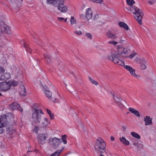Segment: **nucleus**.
<instances>
[{
	"mask_svg": "<svg viewBox=\"0 0 156 156\" xmlns=\"http://www.w3.org/2000/svg\"><path fill=\"white\" fill-rule=\"evenodd\" d=\"M32 119L33 121L35 123H39L41 118V114L44 113L42 110L38 107V105L34 104L32 108Z\"/></svg>",
	"mask_w": 156,
	"mask_h": 156,
	"instance_id": "obj_1",
	"label": "nucleus"
},
{
	"mask_svg": "<svg viewBox=\"0 0 156 156\" xmlns=\"http://www.w3.org/2000/svg\"><path fill=\"white\" fill-rule=\"evenodd\" d=\"M129 10L133 13L135 19L137 20L139 23L141 25L142 24V20L144 14L142 10L138 7L134 6L133 7L131 8V9Z\"/></svg>",
	"mask_w": 156,
	"mask_h": 156,
	"instance_id": "obj_2",
	"label": "nucleus"
},
{
	"mask_svg": "<svg viewBox=\"0 0 156 156\" xmlns=\"http://www.w3.org/2000/svg\"><path fill=\"white\" fill-rule=\"evenodd\" d=\"M106 146L105 143L101 138L97 139L94 148L97 153H103L105 152V150Z\"/></svg>",
	"mask_w": 156,
	"mask_h": 156,
	"instance_id": "obj_3",
	"label": "nucleus"
},
{
	"mask_svg": "<svg viewBox=\"0 0 156 156\" xmlns=\"http://www.w3.org/2000/svg\"><path fill=\"white\" fill-rule=\"evenodd\" d=\"M108 57L115 64H117L124 67L125 66L124 65V62L119 59V54H112L111 55L108 56Z\"/></svg>",
	"mask_w": 156,
	"mask_h": 156,
	"instance_id": "obj_4",
	"label": "nucleus"
},
{
	"mask_svg": "<svg viewBox=\"0 0 156 156\" xmlns=\"http://www.w3.org/2000/svg\"><path fill=\"white\" fill-rule=\"evenodd\" d=\"M65 0H59L57 3L58 4L57 7L58 9L63 13L66 12L68 10V7L64 5Z\"/></svg>",
	"mask_w": 156,
	"mask_h": 156,
	"instance_id": "obj_5",
	"label": "nucleus"
},
{
	"mask_svg": "<svg viewBox=\"0 0 156 156\" xmlns=\"http://www.w3.org/2000/svg\"><path fill=\"white\" fill-rule=\"evenodd\" d=\"M0 30L1 33H7L11 34V29L7 25L4 23L0 21Z\"/></svg>",
	"mask_w": 156,
	"mask_h": 156,
	"instance_id": "obj_6",
	"label": "nucleus"
},
{
	"mask_svg": "<svg viewBox=\"0 0 156 156\" xmlns=\"http://www.w3.org/2000/svg\"><path fill=\"white\" fill-rule=\"evenodd\" d=\"M47 133H41L39 134L37 137L38 143L40 144H44L45 143L48 138Z\"/></svg>",
	"mask_w": 156,
	"mask_h": 156,
	"instance_id": "obj_7",
	"label": "nucleus"
},
{
	"mask_svg": "<svg viewBox=\"0 0 156 156\" xmlns=\"http://www.w3.org/2000/svg\"><path fill=\"white\" fill-rule=\"evenodd\" d=\"M50 140L52 141L51 144L55 148H58L59 145L62 142L61 139L55 137L53 138H50Z\"/></svg>",
	"mask_w": 156,
	"mask_h": 156,
	"instance_id": "obj_8",
	"label": "nucleus"
},
{
	"mask_svg": "<svg viewBox=\"0 0 156 156\" xmlns=\"http://www.w3.org/2000/svg\"><path fill=\"white\" fill-rule=\"evenodd\" d=\"M124 68L126 69L129 72L130 74L136 78H140L139 75H137L135 73V70L133 68L129 66L126 65L124 66Z\"/></svg>",
	"mask_w": 156,
	"mask_h": 156,
	"instance_id": "obj_9",
	"label": "nucleus"
},
{
	"mask_svg": "<svg viewBox=\"0 0 156 156\" xmlns=\"http://www.w3.org/2000/svg\"><path fill=\"white\" fill-rule=\"evenodd\" d=\"M11 88V86L9 82H4L1 83L0 88L2 91L7 90Z\"/></svg>",
	"mask_w": 156,
	"mask_h": 156,
	"instance_id": "obj_10",
	"label": "nucleus"
},
{
	"mask_svg": "<svg viewBox=\"0 0 156 156\" xmlns=\"http://www.w3.org/2000/svg\"><path fill=\"white\" fill-rule=\"evenodd\" d=\"M7 125V122L6 116H1L0 118V128L6 127Z\"/></svg>",
	"mask_w": 156,
	"mask_h": 156,
	"instance_id": "obj_11",
	"label": "nucleus"
},
{
	"mask_svg": "<svg viewBox=\"0 0 156 156\" xmlns=\"http://www.w3.org/2000/svg\"><path fill=\"white\" fill-rule=\"evenodd\" d=\"M11 109L12 110L18 109L21 112H23L22 109L20 107V105L17 102H14L10 105Z\"/></svg>",
	"mask_w": 156,
	"mask_h": 156,
	"instance_id": "obj_12",
	"label": "nucleus"
},
{
	"mask_svg": "<svg viewBox=\"0 0 156 156\" xmlns=\"http://www.w3.org/2000/svg\"><path fill=\"white\" fill-rule=\"evenodd\" d=\"M113 98L115 102L117 103L118 105L119 106V107L121 108H124L125 106L122 104L120 102L122 100L119 97L115 96L114 95H113Z\"/></svg>",
	"mask_w": 156,
	"mask_h": 156,
	"instance_id": "obj_13",
	"label": "nucleus"
},
{
	"mask_svg": "<svg viewBox=\"0 0 156 156\" xmlns=\"http://www.w3.org/2000/svg\"><path fill=\"white\" fill-rule=\"evenodd\" d=\"M44 55L46 63L48 65H50L51 62L52 58L51 57L48 53L44 54Z\"/></svg>",
	"mask_w": 156,
	"mask_h": 156,
	"instance_id": "obj_14",
	"label": "nucleus"
},
{
	"mask_svg": "<svg viewBox=\"0 0 156 156\" xmlns=\"http://www.w3.org/2000/svg\"><path fill=\"white\" fill-rule=\"evenodd\" d=\"M92 17V12L90 8L87 9L86 10V19L88 20L91 18Z\"/></svg>",
	"mask_w": 156,
	"mask_h": 156,
	"instance_id": "obj_15",
	"label": "nucleus"
},
{
	"mask_svg": "<svg viewBox=\"0 0 156 156\" xmlns=\"http://www.w3.org/2000/svg\"><path fill=\"white\" fill-rule=\"evenodd\" d=\"M11 75L9 73H7L2 75L0 77V80L6 81L11 78Z\"/></svg>",
	"mask_w": 156,
	"mask_h": 156,
	"instance_id": "obj_16",
	"label": "nucleus"
},
{
	"mask_svg": "<svg viewBox=\"0 0 156 156\" xmlns=\"http://www.w3.org/2000/svg\"><path fill=\"white\" fill-rule=\"evenodd\" d=\"M43 90H45V93L46 96L48 98L51 97L52 94L51 92L49 90L47 87L46 85L43 86Z\"/></svg>",
	"mask_w": 156,
	"mask_h": 156,
	"instance_id": "obj_17",
	"label": "nucleus"
},
{
	"mask_svg": "<svg viewBox=\"0 0 156 156\" xmlns=\"http://www.w3.org/2000/svg\"><path fill=\"white\" fill-rule=\"evenodd\" d=\"M152 119L150 118V116H147L144 117V121L145 122V125L148 126L149 125H152Z\"/></svg>",
	"mask_w": 156,
	"mask_h": 156,
	"instance_id": "obj_18",
	"label": "nucleus"
},
{
	"mask_svg": "<svg viewBox=\"0 0 156 156\" xmlns=\"http://www.w3.org/2000/svg\"><path fill=\"white\" fill-rule=\"evenodd\" d=\"M128 110L132 114H134L137 117H140V114L139 112L136 110L131 107H129L128 108Z\"/></svg>",
	"mask_w": 156,
	"mask_h": 156,
	"instance_id": "obj_19",
	"label": "nucleus"
},
{
	"mask_svg": "<svg viewBox=\"0 0 156 156\" xmlns=\"http://www.w3.org/2000/svg\"><path fill=\"white\" fill-rule=\"evenodd\" d=\"M126 2L129 6L126 7V9L129 10L131 9V8L133 7V5L135 3V2L133 0H126Z\"/></svg>",
	"mask_w": 156,
	"mask_h": 156,
	"instance_id": "obj_20",
	"label": "nucleus"
},
{
	"mask_svg": "<svg viewBox=\"0 0 156 156\" xmlns=\"http://www.w3.org/2000/svg\"><path fill=\"white\" fill-rule=\"evenodd\" d=\"M119 140L120 142L125 146H128L129 144V141L124 136L120 138Z\"/></svg>",
	"mask_w": 156,
	"mask_h": 156,
	"instance_id": "obj_21",
	"label": "nucleus"
},
{
	"mask_svg": "<svg viewBox=\"0 0 156 156\" xmlns=\"http://www.w3.org/2000/svg\"><path fill=\"white\" fill-rule=\"evenodd\" d=\"M146 61L144 58H142L140 60V63L141 65L140 69L142 70L145 69L146 68V66L145 65Z\"/></svg>",
	"mask_w": 156,
	"mask_h": 156,
	"instance_id": "obj_22",
	"label": "nucleus"
},
{
	"mask_svg": "<svg viewBox=\"0 0 156 156\" xmlns=\"http://www.w3.org/2000/svg\"><path fill=\"white\" fill-rule=\"evenodd\" d=\"M16 129L13 127H10L6 129V131L9 134H12L16 132Z\"/></svg>",
	"mask_w": 156,
	"mask_h": 156,
	"instance_id": "obj_23",
	"label": "nucleus"
},
{
	"mask_svg": "<svg viewBox=\"0 0 156 156\" xmlns=\"http://www.w3.org/2000/svg\"><path fill=\"white\" fill-rule=\"evenodd\" d=\"M50 123L48 119L46 118H44L41 123V125L43 127H47L48 124Z\"/></svg>",
	"mask_w": 156,
	"mask_h": 156,
	"instance_id": "obj_24",
	"label": "nucleus"
},
{
	"mask_svg": "<svg viewBox=\"0 0 156 156\" xmlns=\"http://www.w3.org/2000/svg\"><path fill=\"white\" fill-rule=\"evenodd\" d=\"M22 47L25 48L27 51V52L29 54H30L32 52L31 49L30 48L29 45L26 44L25 43L23 42V44L22 46Z\"/></svg>",
	"mask_w": 156,
	"mask_h": 156,
	"instance_id": "obj_25",
	"label": "nucleus"
},
{
	"mask_svg": "<svg viewBox=\"0 0 156 156\" xmlns=\"http://www.w3.org/2000/svg\"><path fill=\"white\" fill-rule=\"evenodd\" d=\"M119 25L120 27L123 28L126 30H128L129 29V27L127 25L123 22H119Z\"/></svg>",
	"mask_w": 156,
	"mask_h": 156,
	"instance_id": "obj_26",
	"label": "nucleus"
},
{
	"mask_svg": "<svg viewBox=\"0 0 156 156\" xmlns=\"http://www.w3.org/2000/svg\"><path fill=\"white\" fill-rule=\"evenodd\" d=\"M20 95L23 96H25L27 94V92L26 90V89L24 86L23 85L20 90L19 92Z\"/></svg>",
	"mask_w": 156,
	"mask_h": 156,
	"instance_id": "obj_27",
	"label": "nucleus"
},
{
	"mask_svg": "<svg viewBox=\"0 0 156 156\" xmlns=\"http://www.w3.org/2000/svg\"><path fill=\"white\" fill-rule=\"evenodd\" d=\"M64 146L62 147L61 150H58L57 151H55L53 154H51V156H58L62 152V151L64 149Z\"/></svg>",
	"mask_w": 156,
	"mask_h": 156,
	"instance_id": "obj_28",
	"label": "nucleus"
},
{
	"mask_svg": "<svg viewBox=\"0 0 156 156\" xmlns=\"http://www.w3.org/2000/svg\"><path fill=\"white\" fill-rule=\"evenodd\" d=\"M106 35L108 37L112 38L113 39L116 38L117 37V36H115V34H112L109 30L107 32Z\"/></svg>",
	"mask_w": 156,
	"mask_h": 156,
	"instance_id": "obj_29",
	"label": "nucleus"
},
{
	"mask_svg": "<svg viewBox=\"0 0 156 156\" xmlns=\"http://www.w3.org/2000/svg\"><path fill=\"white\" fill-rule=\"evenodd\" d=\"M59 0H47V3L48 4H52L53 5H55L57 4Z\"/></svg>",
	"mask_w": 156,
	"mask_h": 156,
	"instance_id": "obj_30",
	"label": "nucleus"
},
{
	"mask_svg": "<svg viewBox=\"0 0 156 156\" xmlns=\"http://www.w3.org/2000/svg\"><path fill=\"white\" fill-rule=\"evenodd\" d=\"M9 83L12 86L15 87L17 86L18 84V82L17 81L13 80H11L9 81Z\"/></svg>",
	"mask_w": 156,
	"mask_h": 156,
	"instance_id": "obj_31",
	"label": "nucleus"
},
{
	"mask_svg": "<svg viewBox=\"0 0 156 156\" xmlns=\"http://www.w3.org/2000/svg\"><path fill=\"white\" fill-rule=\"evenodd\" d=\"M67 135L66 134L62 135L61 141L64 144H67V141L66 140Z\"/></svg>",
	"mask_w": 156,
	"mask_h": 156,
	"instance_id": "obj_32",
	"label": "nucleus"
},
{
	"mask_svg": "<svg viewBox=\"0 0 156 156\" xmlns=\"http://www.w3.org/2000/svg\"><path fill=\"white\" fill-rule=\"evenodd\" d=\"M131 135L133 137L137 139H140V136L138 134L134 132H131Z\"/></svg>",
	"mask_w": 156,
	"mask_h": 156,
	"instance_id": "obj_33",
	"label": "nucleus"
},
{
	"mask_svg": "<svg viewBox=\"0 0 156 156\" xmlns=\"http://www.w3.org/2000/svg\"><path fill=\"white\" fill-rule=\"evenodd\" d=\"M46 111L47 113L49 115L51 119H53L54 118V115L51 112V111L48 109H47Z\"/></svg>",
	"mask_w": 156,
	"mask_h": 156,
	"instance_id": "obj_34",
	"label": "nucleus"
},
{
	"mask_svg": "<svg viewBox=\"0 0 156 156\" xmlns=\"http://www.w3.org/2000/svg\"><path fill=\"white\" fill-rule=\"evenodd\" d=\"M89 80L93 84H95V85H97L98 84V82L95 81L93 80V79L90 76L89 77Z\"/></svg>",
	"mask_w": 156,
	"mask_h": 156,
	"instance_id": "obj_35",
	"label": "nucleus"
},
{
	"mask_svg": "<svg viewBox=\"0 0 156 156\" xmlns=\"http://www.w3.org/2000/svg\"><path fill=\"white\" fill-rule=\"evenodd\" d=\"M70 22L72 25L76 23V20L74 17L72 16L71 17Z\"/></svg>",
	"mask_w": 156,
	"mask_h": 156,
	"instance_id": "obj_36",
	"label": "nucleus"
},
{
	"mask_svg": "<svg viewBox=\"0 0 156 156\" xmlns=\"http://www.w3.org/2000/svg\"><path fill=\"white\" fill-rule=\"evenodd\" d=\"M5 72V69L2 66H0V74H2L4 73Z\"/></svg>",
	"mask_w": 156,
	"mask_h": 156,
	"instance_id": "obj_37",
	"label": "nucleus"
},
{
	"mask_svg": "<svg viewBox=\"0 0 156 156\" xmlns=\"http://www.w3.org/2000/svg\"><path fill=\"white\" fill-rule=\"evenodd\" d=\"M128 53V48H124L123 49L121 53V54H126Z\"/></svg>",
	"mask_w": 156,
	"mask_h": 156,
	"instance_id": "obj_38",
	"label": "nucleus"
},
{
	"mask_svg": "<svg viewBox=\"0 0 156 156\" xmlns=\"http://www.w3.org/2000/svg\"><path fill=\"white\" fill-rule=\"evenodd\" d=\"M39 129V127L37 126H35L33 129V131L36 133H37Z\"/></svg>",
	"mask_w": 156,
	"mask_h": 156,
	"instance_id": "obj_39",
	"label": "nucleus"
},
{
	"mask_svg": "<svg viewBox=\"0 0 156 156\" xmlns=\"http://www.w3.org/2000/svg\"><path fill=\"white\" fill-rule=\"evenodd\" d=\"M74 33L78 35H80L82 34V32L80 30L75 31Z\"/></svg>",
	"mask_w": 156,
	"mask_h": 156,
	"instance_id": "obj_40",
	"label": "nucleus"
},
{
	"mask_svg": "<svg viewBox=\"0 0 156 156\" xmlns=\"http://www.w3.org/2000/svg\"><path fill=\"white\" fill-rule=\"evenodd\" d=\"M108 43L110 44H113L114 45H115L117 44V42L116 41H110L108 42Z\"/></svg>",
	"mask_w": 156,
	"mask_h": 156,
	"instance_id": "obj_41",
	"label": "nucleus"
},
{
	"mask_svg": "<svg viewBox=\"0 0 156 156\" xmlns=\"http://www.w3.org/2000/svg\"><path fill=\"white\" fill-rule=\"evenodd\" d=\"M92 2L96 3H101L102 2L103 0H90Z\"/></svg>",
	"mask_w": 156,
	"mask_h": 156,
	"instance_id": "obj_42",
	"label": "nucleus"
},
{
	"mask_svg": "<svg viewBox=\"0 0 156 156\" xmlns=\"http://www.w3.org/2000/svg\"><path fill=\"white\" fill-rule=\"evenodd\" d=\"M86 35L87 37L89 38L90 39H91L92 38V35L90 33H87L86 34Z\"/></svg>",
	"mask_w": 156,
	"mask_h": 156,
	"instance_id": "obj_43",
	"label": "nucleus"
},
{
	"mask_svg": "<svg viewBox=\"0 0 156 156\" xmlns=\"http://www.w3.org/2000/svg\"><path fill=\"white\" fill-rule=\"evenodd\" d=\"M64 19L65 18L63 17H58L57 18V20L60 22H62Z\"/></svg>",
	"mask_w": 156,
	"mask_h": 156,
	"instance_id": "obj_44",
	"label": "nucleus"
},
{
	"mask_svg": "<svg viewBox=\"0 0 156 156\" xmlns=\"http://www.w3.org/2000/svg\"><path fill=\"white\" fill-rule=\"evenodd\" d=\"M80 17L83 19H86V16H85L84 15V14H81L80 15Z\"/></svg>",
	"mask_w": 156,
	"mask_h": 156,
	"instance_id": "obj_45",
	"label": "nucleus"
},
{
	"mask_svg": "<svg viewBox=\"0 0 156 156\" xmlns=\"http://www.w3.org/2000/svg\"><path fill=\"white\" fill-rule=\"evenodd\" d=\"M136 55V54L135 53H133L132 54H131L129 56V58L131 59L133 57H134L135 55Z\"/></svg>",
	"mask_w": 156,
	"mask_h": 156,
	"instance_id": "obj_46",
	"label": "nucleus"
},
{
	"mask_svg": "<svg viewBox=\"0 0 156 156\" xmlns=\"http://www.w3.org/2000/svg\"><path fill=\"white\" fill-rule=\"evenodd\" d=\"M155 3V0H152L151 1H149L148 3L151 4H153Z\"/></svg>",
	"mask_w": 156,
	"mask_h": 156,
	"instance_id": "obj_47",
	"label": "nucleus"
},
{
	"mask_svg": "<svg viewBox=\"0 0 156 156\" xmlns=\"http://www.w3.org/2000/svg\"><path fill=\"white\" fill-rule=\"evenodd\" d=\"M122 46V45H119L117 46V49L118 51H119V49L121 48Z\"/></svg>",
	"mask_w": 156,
	"mask_h": 156,
	"instance_id": "obj_48",
	"label": "nucleus"
},
{
	"mask_svg": "<svg viewBox=\"0 0 156 156\" xmlns=\"http://www.w3.org/2000/svg\"><path fill=\"white\" fill-rule=\"evenodd\" d=\"M33 37H34V40L35 41V42H37V43L38 44H39V43L38 42V41H37V39H36L35 38V37L34 36H33Z\"/></svg>",
	"mask_w": 156,
	"mask_h": 156,
	"instance_id": "obj_49",
	"label": "nucleus"
},
{
	"mask_svg": "<svg viewBox=\"0 0 156 156\" xmlns=\"http://www.w3.org/2000/svg\"><path fill=\"white\" fill-rule=\"evenodd\" d=\"M110 139H111V140H112V141H113L114 140V138L112 136H111L110 137Z\"/></svg>",
	"mask_w": 156,
	"mask_h": 156,
	"instance_id": "obj_50",
	"label": "nucleus"
},
{
	"mask_svg": "<svg viewBox=\"0 0 156 156\" xmlns=\"http://www.w3.org/2000/svg\"><path fill=\"white\" fill-rule=\"evenodd\" d=\"M122 128L124 131H125L126 129V128L124 126H122Z\"/></svg>",
	"mask_w": 156,
	"mask_h": 156,
	"instance_id": "obj_51",
	"label": "nucleus"
},
{
	"mask_svg": "<svg viewBox=\"0 0 156 156\" xmlns=\"http://www.w3.org/2000/svg\"><path fill=\"white\" fill-rule=\"evenodd\" d=\"M67 18H65V19H64V22H66L67 21Z\"/></svg>",
	"mask_w": 156,
	"mask_h": 156,
	"instance_id": "obj_52",
	"label": "nucleus"
},
{
	"mask_svg": "<svg viewBox=\"0 0 156 156\" xmlns=\"http://www.w3.org/2000/svg\"><path fill=\"white\" fill-rule=\"evenodd\" d=\"M123 41V40H121L120 41V43H121L122 42H123V41Z\"/></svg>",
	"mask_w": 156,
	"mask_h": 156,
	"instance_id": "obj_53",
	"label": "nucleus"
},
{
	"mask_svg": "<svg viewBox=\"0 0 156 156\" xmlns=\"http://www.w3.org/2000/svg\"><path fill=\"white\" fill-rule=\"evenodd\" d=\"M99 156H104V155H102V154H101Z\"/></svg>",
	"mask_w": 156,
	"mask_h": 156,
	"instance_id": "obj_54",
	"label": "nucleus"
},
{
	"mask_svg": "<svg viewBox=\"0 0 156 156\" xmlns=\"http://www.w3.org/2000/svg\"><path fill=\"white\" fill-rule=\"evenodd\" d=\"M35 151H36V152H37V153L38 152V150H35Z\"/></svg>",
	"mask_w": 156,
	"mask_h": 156,
	"instance_id": "obj_55",
	"label": "nucleus"
},
{
	"mask_svg": "<svg viewBox=\"0 0 156 156\" xmlns=\"http://www.w3.org/2000/svg\"><path fill=\"white\" fill-rule=\"evenodd\" d=\"M84 128V126H83L82 127V129H83V128Z\"/></svg>",
	"mask_w": 156,
	"mask_h": 156,
	"instance_id": "obj_56",
	"label": "nucleus"
},
{
	"mask_svg": "<svg viewBox=\"0 0 156 156\" xmlns=\"http://www.w3.org/2000/svg\"><path fill=\"white\" fill-rule=\"evenodd\" d=\"M31 151H27V153H28L29 152H31Z\"/></svg>",
	"mask_w": 156,
	"mask_h": 156,
	"instance_id": "obj_57",
	"label": "nucleus"
},
{
	"mask_svg": "<svg viewBox=\"0 0 156 156\" xmlns=\"http://www.w3.org/2000/svg\"><path fill=\"white\" fill-rule=\"evenodd\" d=\"M2 95V94L0 93V96H1Z\"/></svg>",
	"mask_w": 156,
	"mask_h": 156,
	"instance_id": "obj_58",
	"label": "nucleus"
},
{
	"mask_svg": "<svg viewBox=\"0 0 156 156\" xmlns=\"http://www.w3.org/2000/svg\"><path fill=\"white\" fill-rule=\"evenodd\" d=\"M21 0V1H22V2L23 1V0Z\"/></svg>",
	"mask_w": 156,
	"mask_h": 156,
	"instance_id": "obj_59",
	"label": "nucleus"
}]
</instances>
